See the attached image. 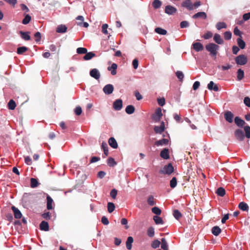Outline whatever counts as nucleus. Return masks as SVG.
I'll return each instance as SVG.
<instances>
[{"label":"nucleus","instance_id":"f257e3e1","mask_svg":"<svg viewBox=\"0 0 250 250\" xmlns=\"http://www.w3.org/2000/svg\"><path fill=\"white\" fill-rule=\"evenodd\" d=\"M206 49L209 52V54L211 57H216L218 50L219 49V45L214 43H209L206 45Z\"/></svg>","mask_w":250,"mask_h":250},{"label":"nucleus","instance_id":"f03ea898","mask_svg":"<svg viewBox=\"0 0 250 250\" xmlns=\"http://www.w3.org/2000/svg\"><path fill=\"white\" fill-rule=\"evenodd\" d=\"M174 171V167L171 163L165 166L159 171V173L162 174L170 175Z\"/></svg>","mask_w":250,"mask_h":250},{"label":"nucleus","instance_id":"7ed1b4c3","mask_svg":"<svg viewBox=\"0 0 250 250\" xmlns=\"http://www.w3.org/2000/svg\"><path fill=\"white\" fill-rule=\"evenodd\" d=\"M235 61L237 64L243 65L247 63L248 59L246 55H240L235 58Z\"/></svg>","mask_w":250,"mask_h":250},{"label":"nucleus","instance_id":"20e7f679","mask_svg":"<svg viewBox=\"0 0 250 250\" xmlns=\"http://www.w3.org/2000/svg\"><path fill=\"white\" fill-rule=\"evenodd\" d=\"M162 116L163 114L162 113L161 108L159 107L156 109L154 114L152 116V118L155 122L157 123L160 121Z\"/></svg>","mask_w":250,"mask_h":250},{"label":"nucleus","instance_id":"39448f33","mask_svg":"<svg viewBox=\"0 0 250 250\" xmlns=\"http://www.w3.org/2000/svg\"><path fill=\"white\" fill-rule=\"evenodd\" d=\"M235 138L240 141H242L245 138V135L242 130L240 129H236L234 132Z\"/></svg>","mask_w":250,"mask_h":250},{"label":"nucleus","instance_id":"423d86ee","mask_svg":"<svg viewBox=\"0 0 250 250\" xmlns=\"http://www.w3.org/2000/svg\"><path fill=\"white\" fill-rule=\"evenodd\" d=\"M165 12L168 15H173L177 12V9L173 6L167 5L165 7Z\"/></svg>","mask_w":250,"mask_h":250},{"label":"nucleus","instance_id":"0eeeda50","mask_svg":"<svg viewBox=\"0 0 250 250\" xmlns=\"http://www.w3.org/2000/svg\"><path fill=\"white\" fill-rule=\"evenodd\" d=\"M90 76L96 80L100 79L101 74L99 70L96 68L92 69L89 72Z\"/></svg>","mask_w":250,"mask_h":250},{"label":"nucleus","instance_id":"6e6552de","mask_svg":"<svg viewBox=\"0 0 250 250\" xmlns=\"http://www.w3.org/2000/svg\"><path fill=\"white\" fill-rule=\"evenodd\" d=\"M234 115L229 111H227L224 113V118L226 121L229 123H231L233 122V118Z\"/></svg>","mask_w":250,"mask_h":250},{"label":"nucleus","instance_id":"1a4fd4ad","mask_svg":"<svg viewBox=\"0 0 250 250\" xmlns=\"http://www.w3.org/2000/svg\"><path fill=\"white\" fill-rule=\"evenodd\" d=\"M113 107L115 110H120L123 107V102L121 99L116 100L113 104Z\"/></svg>","mask_w":250,"mask_h":250},{"label":"nucleus","instance_id":"9d476101","mask_svg":"<svg viewBox=\"0 0 250 250\" xmlns=\"http://www.w3.org/2000/svg\"><path fill=\"white\" fill-rule=\"evenodd\" d=\"M181 5L182 7L187 8L189 11L193 9V5L191 0H186L182 3Z\"/></svg>","mask_w":250,"mask_h":250},{"label":"nucleus","instance_id":"9b49d317","mask_svg":"<svg viewBox=\"0 0 250 250\" xmlns=\"http://www.w3.org/2000/svg\"><path fill=\"white\" fill-rule=\"evenodd\" d=\"M103 91L105 94H111L114 90L113 86L111 84H108L105 85L103 88Z\"/></svg>","mask_w":250,"mask_h":250},{"label":"nucleus","instance_id":"f8f14e48","mask_svg":"<svg viewBox=\"0 0 250 250\" xmlns=\"http://www.w3.org/2000/svg\"><path fill=\"white\" fill-rule=\"evenodd\" d=\"M192 47L197 52L202 51L204 49L203 44L199 42L193 43L192 44Z\"/></svg>","mask_w":250,"mask_h":250},{"label":"nucleus","instance_id":"ddd939ff","mask_svg":"<svg viewBox=\"0 0 250 250\" xmlns=\"http://www.w3.org/2000/svg\"><path fill=\"white\" fill-rule=\"evenodd\" d=\"M19 33L21 35V38L24 40L29 41L31 39V37L30 36V32H23L21 31H20Z\"/></svg>","mask_w":250,"mask_h":250},{"label":"nucleus","instance_id":"4468645a","mask_svg":"<svg viewBox=\"0 0 250 250\" xmlns=\"http://www.w3.org/2000/svg\"><path fill=\"white\" fill-rule=\"evenodd\" d=\"M160 156L165 160L169 159V155L168 149L166 148L163 149L160 153Z\"/></svg>","mask_w":250,"mask_h":250},{"label":"nucleus","instance_id":"2eb2a0df","mask_svg":"<svg viewBox=\"0 0 250 250\" xmlns=\"http://www.w3.org/2000/svg\"><path fill=\"white\" fill-rule=\"evenodd\" d=\"M207 14L204 12H199L194 15H193L192 18L194 19L198 18H202L203 19H206L207 18Z\"/></svg>","mask_w":250,"mask_h":250},{"label":"nucleus","instance_id":"dca6fc26","mask_svg":"<svg viewBox=\"0 0 250 250\" xmlns=\"http://www.w3.org/2000/svg\"><path fill=\"white\" fill-rule=\"evenodd\" d=\"M12 209L14 212V217L17 219L21 217L22 214L20 210L14 206L12 207Z\"/></svg>","mask_w":250,"mask_h":250},{"label":"nucleus","instance_id":"f3484780","mask_svg":"<svg viewBox=\"0 0 250 250\" xmlns=\"http://www.w3.org/2000/svg\"><path fill=\"white\" fill-rule=\"evenodd\" d=\"M234 122L235 124L239 127H242L246 124L245 122L243 120L241 119L238 116L234 118Z\"/></svg>","mask_w":250,"mask_h":250},{"label":"nucleus","instance_id":"a211bd4d","mask_svg":"<svg viewBox=\"0 0 250 250\" xmlns=\"http://www.w3.org/2000/svg\"><path fill=\"white\" fill-rule=\"evenodd\" d=\"M47 204L46 208L48 210H51L53 208V200L52 198L48 195L46 197Z\"/></svg>","mask_w":250,"mask_h":250},{"label":"nucleus","instance_id":"6ab92c4d","mask_svg":"<svg viewBox=\"0 0 250 250\" xmlns=\"http://www.w3.org/2000/svg\"><path fill=\"white\" fill-rule=\"evenodd\" d=\"M208 88L210 90H214V91H218L219 88L217 84H215L213 82L210 81L208 85Z\"/></svg>","mask_w":250,"mask_h":250},{"label":"nucleus","instance_id":"aec40b11","mask_svg":"<svg viewBox=\"0 0 250 250\" xmlns=\"http://www.w3.org/2000/svg\"><path fill=\"white\" fill-rule=\"evenodd\" d=\"M213 40L216 43L219 44H222L224 42V41L223 39L221 38V36L218 34H214L213 37Z\"/></svg>","mask_w":250,"mask_h":250},{"label":"nucleus","instance_id":"412c9836","mask_svg":"<svg viewBox=\"0 0 250 250\" xmlns=\"http://www.w3.org/2000/svg\"><path fill=\"white\" fill-rule=\"evenodd\" d=\"M108 143L110 146L113 148H117L118 147L117 141L113 137H111L109 139Z\"/></svg>","mask_w":250,"mask_h":250},{"label":"nucleus","instance_id":"4be33fe9","mask_svg":"<svg viewBox=\"0 0 250 250\" xmlns=\"http://www.w3.org/2000/svg\"><path fill=\"white\" fill-rule=\"evenodd\" d=\"M168 143V140L164 138L159 141H156L155 143V145L158 146H160L167 145Z\"/></svg>","mask_w":250,"mask_h":250},{"label":"nucleus","instance_id":"5701e85b","mask_svg":"<svg viewBox=\"0 0 250 250\" xmlns=\"http://www.w3.org/2000/svg\"><path fill=\"white\" fill-rule=\"evenodd\" d=\"M40 228L42 230L48 231L49 230L48 223L45 221H42L40 225Z\"/></svg>","mask_w":250,"mask_h":250},{"label":"nucleus","instance_id":"b1692460","mask_svg":"<svg viewBox=\"0 0 250 250\" xmlns=\"http://www.w3.org/2000/svg\"><path fill=\"white\" fill-rule=\"evenodd\" d=\"M67 27L65 25H59L56 29V32L60 33H64L67 31Z\"/></svg>","mask_w":250,"mask_h":250},{"label":"nucleus","instance_id":"393cba45","mask_svg":"<svg viewBox=\"0 0 250 250\" xmlns=\"http://www.w3.org/2000/svg\"><path fill=\"white\" fill-rule=\"evenodd\" d=\"M117 68V65L116 63H113L112 64L111 66H109L107 68V69L109 71L112 69V70L111 71V74L112 75H115L117 73V71H116Z\"/></svg>","mask_w":250,"mask_h":250},{"label":"nucleus","instance_id":"a878e982","mask_svg":"<svg viewBox=\"0 0 250 250\" xmlns=\"http://www.w3.org/2000/svg\"><path fill=\"white\" fill-rule=\"evenodd\" d=\"M211 232L215 236H218L221 232V229L218 226H214L211 229Z\"/></svg>","mask_w":250,"mask_h":250},{"label":"nucleus","instance_id":"bb28decb","mask_svg":"<svg viewBox=\"0 0 250 250\" xmlns=\"http://www.w3.org/2000/svg\"><path fill=\"white\" fill-rule=\"evenodd\" d=\"M133 237L131 236L128 237V238L127 239V241L126 242V247L128 250H131V249L132 248V243H133Z\"/></svg>","mask_w":250,"mask_h":250},{"label":"nucleus","instance_id":"cd10ccee","mask_svg":"<svg viewBox=\"0 0 250 250\" xmlns=\"http://www.w3.org/2000/svg\"><path fill=\"white\" fill-rule=\"evenodd\" d=\"M239 208L243 211H248L249 206L248 205L244 202H241L238 205Z\"/></svg>","mask_w":250,"mask_h":250},{"label":"nucleus","instance_id":"c85d7f7f","mask_svg":"<svg viewBox=\"0 0 250 250\" xmlns=\"http://www.w3.org/2000/svg\"><path fill=\"white\" fill-rule=\"evenodd\" d=\"M244 77V72L241 69H239L237 72V79L238 81L242 80Z\"/></svg>","mask_w":250,"mask_h":250},{"label":"nucleus","instance_id":"c756f323","mask_svg":"<svg viewBox=\"0 0 250 250\" xmlns=\"http://www.w3.org/2000/svg\"><path fill=\"white\" fill-rule=\"evenodd\" d=\"M237 44H238L239 47L241 49H243L245 48V46H246V43H245V42L242 39L241 37V38H238L237 39Z\"/></svg>","mask_w":250,"mask_h":250},{"label":"nucleus","instance_id":"7c9ffc66","mask_svg":"<svg viewBox=\"0 0 250 250\" xmlns=\"http://www.w3.org/2000/svg\"><path fill=\"white\" fill-rule=\"evenodd\" d=\"M153 219L155 224L157 225L163 224L164 223V222L162 218L158 216H154Z\"/></svg>","mask_w":250,"mask_h":250},{"label":"nucleus","instance_id":"2f4dec72","mask_svg":"<svg viewBox=\"0 0 250 250\" xmlns=\"http://www.w3.org/2000/svg\"><path fill=\"white\" fill-rule=\"evenodd\" d=\"M39 185V183L38 181V180L32 178L30 179V187L32 188H37Z\"/></svg>","mask_w":250,"mask_h":250},{"label":"nucleus","instance_id":"473e14b6","mask_svg":"<svg viewBox=\"0 0 250 250\" xmlns=\"http://www.w3.org/2000/svg\"><path fill=\"white\" fill-rule=\"evenodd\" d=\"M216 193L221 197H223L226 194V191L223 188L220 187L217 189Z\"/></svg>","mask_w":250,"mask_h":250},{"label":"nucleus","instance_id":"72a5a7b5","mask_svg":"<svg viewBox=\"0 0 250 250\" xmlns=\"http://www.w3.org/2000/svg\"><path fill=\"white\" fill-rule=\"evenodd\" d=\"M135 111V108L132 105H128L126 106L125 108V112L126 113L128 114H131L133 113Z\"/></svg>","mask_w":250,"mask_h":250},{"label":"nucleus","instance_id":"f704fd0d","mask_svg":"<svg viewBox=\"0 0 250 250\" xmlns=\"http://www.w3.org/2000/svg\"><path fill=\"white\" fill-rule=\"evenodd\" d=\"M95 56V54L92 52H90L88 53H85V56L83 57V59L84 60H89L91 59L92 58Z\"/></svg>","mask_w":250,"mask_h":250},{"label":"nucleus","instance_id":"c9c22d12","mask_svg":"<svg viewBox=\"0 0 250 250\" xmlns=\"http://www.w3.org/2000/svg\"><path fill=\"white\" fill-rule=\"evenodd\" d=\"M152 5L154 9H158L161 6L162 2L160 0H154L152 3Z\"/></svg>","mask_w":250,"mask_h":250},{"label":"nucleus","instance_id":"e433bc0d","mask_svg":"<svg viewBox=\"0 0 250 250\" xmlns=\"http://www.w3.org/2000/svg\"><path fill=\"white\" fill-rule=\"evenodd\" d=\"M155 32L160 35H165L167 34L166 30L160 27H157L155 29Z\"/></svg>","mask_w":250,"mask_h":250},{"label":"nucleus","instance_id":"4c0bfd02","mask_svg":"<svg viewBox=\"0 0 250 250\" xmlns=\"http://www.w3.org/2000/svg\"><path fill=\"white\" fill-rule=\"evenodd\" d=\"M28 50V48L25 46L19 47L17 48V53L19 55L23 54Z\"/></svg>","mask_w":250,"mask_h":250},{"label":"nucleus","instance_id":"58836bf2","mask_svg":"<svg viewBox=\"0 0 250 250\" xmlns=\"http://www.w3.org/2000/svg\"><path fill=\"white\" fill-rule=\"evenodd\" d=\"M147 204L150 206H153L155 205L156 203L154 201V197L152 195L148 196L147 200Z\"/></svg>","mask_w":250,"mask_h":250},{"label":"nucleus","instance_id":"ea45409f","mask_svg":"<svg viewBox=\"0 0 250 250\" xmlns=\"http://www.w3.org/2000/svg\"><path fill=\"white\" fill-rule=\"evenodd\" d=\"M227 27V24L224 22H219L216 24V27L219 30L222 28H226Z\"/></svg>","mask_w":250,"mask_h":250},{"label":"nucleus","instance_id":"a19ab883","mask_svg":"<svg viewBox=\"0 0 250 250\" xmlns=\"http://www.w3.org/2000/svg\"><path fill=\"white\" fill-rule=\"evenodd\" d=\"M115 207L114 203L108 202L107 203V210L109 213L112 212L115 209Z\"/></svg>","mask_w":250,"mask_h":250},{"label":"nucleus","instance_id":"79ce46f5","mask_svg":"<svg viewBox=\"0 0 250 250\" xmlns=\"http://www.w3.org/2000/svg\"><path fill=\"white\" fill-rule=\"evenodd\" d=\"M16 106L15 102L13 100H10L8 104V108L10 110H14Z\"/></svg>","mask_w":250,"mask_h":250},{"label":"nucleus","instance_id":"37998d69","mask_svg":"<svg viewBox=\"0 0 250 250\" xmlns=\"http://www.w3.org/2000/svg\"><path fill=\"white\" fill-rule=\"evenodd\" d=\"M107 163L109 167H114L117 164L115 160L112 157H110L107 159Z\"/></svg>","mask_w":250,"mask_h":250},{"label":"nucleus","instance_id":"c03bdc74","mask_svg":"<svg viewBox=\"0 0 250 250\" xmlns=\"http://www.w3.org/2000/svg\"><path fill=\"white\" fill-rule=\"evenodd\" d=\"M161 248L164 250H168V246L166 239L165 238H163L161 239Z\"/></svg>","mask_w":250,"mask_h":250},{"label":"nucleus","instance_id":"a18cd8bd","mask_svg":"<svg viewBox=\"0 0 250 250\" xmlns=\"http://www.w3.org/2000/svg\"><path fill=\"white\" fill-rule=\"evenodd\" d=\"M154 229L152 227H149L147 230V234L150 237H153L154 235Z\"/></svg>","mask_w":250,"mask_h":250},{"label":"nucleus","instance_id":"49530a36","mask_svg":"<svg viewBox=\"0 0 250 250\" xmlns=\"http://www.w3.org/2000/svg\"><path fill=\"white\" fill-rule=\"evenodd\" d=\"M31 20V16L27 14L25 16V17L23 19V20L22 21V23L23 24H27L28 23H29Z\"/></svg>","mask_w":250,"mask_h":250},{"label":"nucleus","instance_id":"de8ad7c7","mask_svg":"<svg viewBox=\"0 0 250 250\" xmlns=\"http://www.w3.org/2000/svg\"><path fill=\"white\" fill-rule=\"evenodd\" d=\"M173 215L175 218L177 220H179L180 218L182 217V214L177 209L174 210Z\"/></svg>","mask_w":250,"mask_h":250},{"label":"nucleus","instance_id":"09e8293b","mask_svg":"<svg viewBox=\"0 0 250 250\" xmlns=\"http://www.w3.org/2000/svg\"><path fill=\"white\" fill-rule=\"evenodd\" d=\"M176 75L180 82H183V79L184 78V75L182 71H177L176 72Z\"/></svg>","mask_w":250,"mask_h":250},{"label":"nucleus","instance_id":"8fccbe9b","mask_svg":"<svg viewBox=\"0 0 250 250\" xmlns=\"http://www.w3.org/2000/svg\"><path fill=\"white\" fill-rule=\"evenodd\" d=\"M177 184V179L176 177H174L170 181V186L171 188H173L176 187Z\"/></svg>","mask_w":250,"mask_h":250},{"label":"nucleus","instance_id":"3c124183","mask_svg":"<svg viewBox=\"0 0 250 250\" xmlns=\"http://www.w3.org/2000/svg\"><path fill=\"white\" fill-rule=\"evenodd\" d=\"M152 212L155 214L157 216L161 214V210L157 207H154L151 209Z\"/></svg>","mask_w":250,"mask_h":250},{"label":"nucleus","instance_id":"603ef678","mask_svg":"<svg viewBox=\"0 0 250 250\" xmlns=\"http://www.w3.org/2000/svg\"><path fill=\"white\" fill-rule=\"evenodd\" d=\"M154 130L156 133L161 134L164 131L165 129L160 126H155L154 127Z\"/></svg>","mask_w":250,"mask_h":250},{"label":"nucleus","instance_id":"864d4df0","mask_svg":"<svg viewBox=\"0 0 250 250\" xmlns=\"http://www.w3.org/2000/svg\"><path fill=\"white\" fill-rule=\"evenodd\" d=\"M87 52V49L84 47H79L77 49V53L79 54H85Z\"/></svg>","mask_w":250,"mask_h":250},{"label":"nucleus","instance_id":"5fc2aeb1","mask_svg":"<svg viewBox=\"0 0 250 250\" xmlns=\"http://www.w3.org/2000/svg\"><path fill=\"white\" fill-rule=\"evenodd\" d=\"M244 131L246 134V137L247 138H250V126L247 125L244 127Z\"/></svg>","mask_w":250,"mask_h":250},{"label":"nucleus","instance_id":"6e6d98bb","mask_svg":"<svg viewBox=\"0 0 250 250\" xmlns=\"http://www.w3.org/2000/svg\"><path fill=\"white\" fill-rule=\"evenodd\" d=\"M231 67H232V66L229 64H227L226 65H222V66L218 65L217 66V67L219 69L221 68L223 71L229 70V69H230L231 68Z\"/></svg>","mask_w":250,"mask_h":250},{"label":"nucleus","instance_id":"4d7b16f0","mask_svg":"<svg viewBox=\"0 0 250 250\" xmlns=\"http://www.w3.org/2000/svg\"><path fill=\"white\" fill-rule=\"evenodd\" d=\"M232 36L231 32L230 31H226L224 33V37L226 40H229L231 39Z\"/></svg>","mask_w":250,"mask_h":250},{"label":"nucleus","instance_id":"13d9d810","mask_svg":"<svg viewBox=\"0 0 250 250\" xmlns=\"http://www.w3.org/2000/svg\"><path fill=\"white\" fill-rule=\"evenodd\" d=\"M49 48L51 52H54V53H57V54H59V51H57V47L55 44H51L49 46Z\"/></svg>","mask_w":250,"mask_h":250},{"label":"nucleus","instance_id":"bf43d9fd","mask_svg":"<svg viewBox=\"0 0 250 250\" xmlns=\"http://www.w3.org/2000/svg\"><path fill=\"white\" fill-rule=\"evenodd\" d=\"M160 245V242L158 240L153 241L151 243V247L154 249H156L159 247Z\"/></svg>","mask_w":250,"mask_h":250},{"label":"nucleus","instance_id":"052dcab7","mask_svg":"<svg viewBox=\"0 0 250 250\" xmlns=\"http://www.w3.org/2000/svg\"><path fill=\"white\" fill-rule=\"evenodd\" d=\"M213 36V34L210 31H208L206 33H205L202 37L204 38L206 40L209 39L211 38Z\"/></svg>","mask_w":250,"mask_h":250},{"label":"nucleus","instance_id":"680f3d73","mask_svg":"<svg viewBox=\"0 0 250 250\" xmlns=\"http://www.w3.org/2000/svg\"><path fill=\"white\" fill-rule=\"evenodd\" d=\"M118 191L116 189H113L110 192V195L113 199H115L117 195Z\"/></svg>","mask_w":250,"mask_h":250},{"label":"nucleus","instance_id":"e2e57ef3","mask_svg":"<svg viewBox=\"0 0 250 250\" xmlns=\"http://www.w3.org/2000/svg\"><path fill=\"white\" fill-rule=\"evenodd\" d=\"M75 113L77 115H80L82 113V109L81 106H77L74 110Z\"/></svg>","mask_w":250,"mask_h":250},{"label":"nucleus","instance_id":"0e129e2a","mask_svg":"<svg viewBox=\"0 0 250 250\" xmlns=\"http://www.w3.org/2000/svg\"><path fill=\"white\" fill-rule=\"evenodd\" d=\"M34 37L36 38L35 41L37 42H39L41 40V34L39 32H37L35 33L34 34Z\"/></svg>","mask_w":250,"mask_h":250},{"label":"nucleus","instance_id":"69168bd1","mask_svg":"<svg viewBox=\"0 0 250 250\" xmlns=\"http://www.w3.org/2000/svg\"><path fill=\"white\" fill-rule=\"evenodd\" d=\"M189 26V23L186 21H182L180 23V27L181 28H186Z\"/></svg>","mask_w":250,"mask_h":250},{"label":"nucleus","instance_id":"338daca9","mask_svg":"<svg viewBox=\"0 0 250 250\" xmlns=\"http://www.w3.org/2000/svg\"><path fill=\"white\" fill-rule=\"evenodd\" d=\"M42 217L46 220H49L51 217L50 213L49 212H44L42 214Z\"/></svg>","mask_w":250,"mask_h":250},{"label":"nucleus","instance_id":"774afa93","mask_svg":"<svg viewBox=\"0 0 250 250\" xmlns=\"http://www.w3.org/2000/svg\"><path fill=\"white\" fill-rule=\"evenodd\" d=\"M244 103L246 105L250 107V98L249 97H245L244 100Z\"/></svg>","mask_w":250,"mask_h":250}]
</instances>
